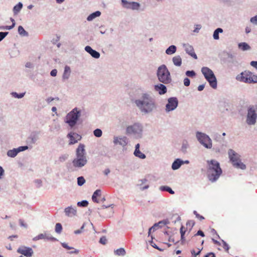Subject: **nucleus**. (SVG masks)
<instances>
[{
    "label": "nucleus",
    "mask_w": 257,
    "mask_h": 257,
    "mask_svg": "<svg viewBox=\"0 0 257 257\" xmlns=\"http://www.w3.org/2000/svg\"><path fill=\"white\" fill-rule=\"evenodd\" d=\"M135 102L141 110L145 113L152 111L156 107L154 99L146 93L143 94L142 99L136 100Z\"/></svg>",
    "instance_id": "obj_1"
},
{
    "label": "nucleus",
    "mask_w": 257,
    "mask_h": 257,
    "mask_svg": "<svg viewBox=\"0 0 257 257\" xmlns=\"http://www.w3.org/2000/svg\"><path fill=\"white\" fill-rule=\"evenodd\" d=\"M208 165V175L210 180L215 181L222 174V170L220 167L219 163L216 160H212L207 161Z\"/></svg>",
    "instance_id": "obj_2"
},
{
    "label": "nucleus",
    "mask_w": 257,
    "mask_h": 257,
    "mask_svg": "<svg viewBox=\"0 0 257 257\" xmlns=\"http://www.w3.org/2000/svg\"><path fill=\"white\" fill-rule=\"evenodd\" d=\"M195 225L194 221L190 220L187 221L185 226L182 225L180 229L181 235L180 241L182 244L187 243V241L192 237L191 231Z\"/></svg>",
    "instance_id": "obj_3"
},
{
    "label": "nucleus",
    "mask_w": 257,
    "mask_h": 257,
    "mask_svg": "<svg viewBox=\"0 0 257 257\" xmlns=\"http://www.w3.org/2000/svg\"><path fill=\"white\" fill-rule=\"evenodd\" d=\"M73 166L75 167H82L87 163L85 156L84 145L80 144L76 150V158L73 162Z\"/></svg>",
    "instance_id": "obj_4"
},
{
    "label": "nucleus",
    "mask_w": 257,
    "mask_h": 257,
    "mask_svg": "<svg viewBox=\"0 0 257 257\" xmlns=\"http://www.w3.org/2000/svg\"><path fill=\"white\" fill-rule=\"evenodd\" d=\"M157 76L159 80L164 84L170 83L172 81L170 73L165 65H162L158 68Z\"/></svg>",
    "instance_id": "obj_5"
},
{
    "label": "nucleus",
    "mask_w": 257,
    "mask_h": 257,
    "mask_svg": "<svg viewBox=\"0 0 257 257\" xmlns=\"http://www.w3.org/2000/svg\"><path fill=\"white\" fill-rule=\"evenodd\" d=\"M238 81L246 83H257V74L254 75L249 71L245 70L236 76Z\"/></svg>",
    "instance_id": "obj_6"
},
{
    "label": "nucleus",
    "mask_w": 257,
    "mask_h": 257,
    "mask_svg": "<svg viewBox=\"0 0 257 257\" xmlns=\"http://www.w3.org/2000/svg\"><path fill=\"white\" fill-rule=\"evenodd\" d=\"M201 72L205 79L208 81L210 85L214 89L217 87V80L213 71L207 67H203Z\"/></svg>",
    "instance_id": "obj_7"
},
{
    "label": "nucleus",
    "mask_w": 257,
    "mask_h": 257,
    "mask_svg": "<svg viewBox=\"0 0 257 257\" xmlns=\"http://www.w3.org/2000/svg\"><path fill=\"white\" fill-rule=\"evenodd\" d=\"M228 155L230 161L234 167L241 169H245V165L241 162L239 156L233 150H229Z\"/></svg>",
    "instance_id": "obj_8"
},
{
    "label": "nucleus",
    "mask_w": 257,
    "mask_h": 257,
    "mask_svg": "<svg viewBox=\"0 0 257 257\" xmlns=\"http://www.w3.org/2000/svg\"><path fill=\"white\" fill-rule=\"evenodd\" d=\"M79 116L80 111H78L77 108H75L68 113L66 116V122L68 123L70 126L72 127L75 125Z\"/></svg>",
    "instance_id": "obj_9"
},
{
    "label": "nucleus",
    "mask_w": 257,
    "mask_h": 257,
    "mask_svg": "<svg viewBox=\"0 0 257 257\" xmlns=\"http://www.w3.org/2000/svg\"><path fill=\"white\" fill-rule=\"evenodd\" d=\"M196 137L199 142L206 148H211L212 147L211 139L205 134L197 132Z\"/></svg>",
    "instance_id": "obj_10"
},
{
    "label": "nucleus",
    "mask_w": 257,
    "mask_h": 257,
    "mask_svg": "<svg viewBox=\"0 0 257 257\" xmlns=\"http://www.w3.org/2000/svg\"><path fill=\"white\" fill-rule=\"evenodd\" d=\"M257 114L253 108H250L248 110L246 122L249 125L254 124L256 122Z\"/></svg>",
    "instance_id": "obj_11"
},
{
    "label": "nucleus",
    "mask_w": 257,
    "mask_h": 257,
    "mask_svg": "<svg viewBox=\"0 0 257 257\" xmlns=\"http://www.w3.org/2000/svg\"><path fill=\"white\" fill-rule=\"evenodd\" d=\"M99 209V214L103 217H110L113 213L112 207L105 206L103 205Z\"/></svg>",
    "instance_id": "obj_12"
},
{
    "label": "nucleus",
    "mask_w": 257,
    "mask_h": 257,
    "mask_svg": "<svg viewBox=\"0 0 257 257\" xmlns=\"http://www.w3.org/2000/svg\"><path fill=\"white\" fill-rule=\"evenodd\" d=\"M17 252L27 257H31L33 254V249L29 247L22 246L17 249Z\"/></svg>",
    "instance_id": "obj_13"
},
{
    "label": "nucleus",
    "mask_w": 257,
    "mask_h": 257,
    "mask_svg": "<svg viewBox=\"0 0 257 257\" xmlns=\"http://www.w3.org/2000/svg\"><path fill=\"white\" fill-rule=\"evenodd\" d=\"M178 101L176 97H171L168 99V103L166 105V110L170 111L175 109L178 105Z\"/></svg>",
    "instance_id": "obj_14"
},
{
    "label": "nucleus",
    "mask_w": 257,
    "mask_h": 257,
    "mask_svg": "<svg viewBox=\"0 0 257 257\" xmlns=\"http://www.w3.org/2000/svg\"><path fill=\"white\" fill-rule=\"evenodd\" d=\"M123 6L126 9L138 10L140 7V4L137 2H128L126 0H121Z\"/></svg>",
    "instance_id": "obj_15"
},
{
    "label": "nucleus",
    "mask_w": 257,
    "mask_h": 257,
    "mask_svg": "<svg viewBox=\"0 0 257 257\" xmlns=\"http://www.w3.org/2000/svg\"><path fill=\"white\" fill-rule=\"evenodd\" d=\"M67 136L70 139V145L76 143L78 141L81 139V137L79 135L75 133H70Z\"/></svg>",
    "instance_id": "obj_16"
},
{
    "label": "nucleus",
    "mask_w": 257,
    "mask_h": 257,
    "mask_svg": "<svg viewBox=\"0 0 257 257\" xmlns=\"http://www.w3.org/2000/svg\"><path fill=\"white\" fill-rule=\"evenodd\" d=\"M141 130V127L139 124H134L133 125L129 126L127 127L126 132V134H132L138 133Z\"/></svg>",
    "instance_id": "obj_17"
},
{
    "label": "nucleus",
    "mask_w": 257,
    "mask_h": 257,
    "mask_svg": "<svg viewBox=\"0 0 257 257\" xmlns=\"http://www.w3.org/2000/svg\"><path fill=\"white\" fill-rule=\"evenodd\" d=\"M113 142L115 144H119L124 147L127 144V139L125 137H114Z\"/></svg>",
    "instance_id": "obj_18"
},
{
    "label": "nucleus",
    "mask_w": 257,
    "mask_h": 257,
    "mask_svg": "<svg viewBox=\"0 0 257 257\" xmlns=\"http://www.w3.org/2000/svg\"><path fill=\"white\" fill-rule=\"evenodd\" d=\"M42 239L50 240H52V241H55L56 240V239L55 237H52V236H50V235L47 234L46 233H44V234L41 233V234H39L38 236H36L34 238V240H37L39 239Z\"/></svg>",
    "instance_id": "obj_19"
},
{
    "label": "nucleus",
    "mask_w": 257,
    "mask_h": 257,
    "mask_svg": "<svg viewBox=\"0 0 257 257\" xmlns=\"http://www.w3.org/2000/svg\"><path fill=\"white\" fill-rule=\"evenodd\" d=\"M155 90L161 95L164 94L167 92L166 87L162 84H158L154 86Z\"/></svg>",
    "instance_id": "obj_20"
},
{
    "label": "nucleus",
    "mask_w": 257,
    "mask_h": 257,
    "mask_svg": "<svg viewBox=\"0 0 257 257\" xmlns=\"http://www.w3.org/2000/svg\"><path fill=\"white\" fill-rule=\"evenodd\" d=\"M85 51L89 53L93 57L98 58L100 57V54L94 50H93L90 46H87L85 48Z\"/></svg>",
    "instance_id": "obj_21"
},
{
    "label": "nucleus",
    "mask_w": 257,
    "mask_h": 257,
    "mask_svg": "<svg viewBox=\"0 0 257 257\" xmlns=\"http://www.w3.org/2000/svg\"><path fill=\"white\" fill-rule=\"evenodd\" d=\"M65 213L68 216H72L76 215V210L72 207H68L65 209Z\"/></svg>",
    "instance_id": "obj_22"
},
{
    "label": "nucleus",
    "mask_w": 257,
    "mask_h": 257,
    "mask_svg": "<svg viewBox=\"0 0 257 257\" xmlns=\"http://www.w3.org/2000/svg\"><path fill=\"white\" fill-rule=\"evenodd\" d=\"M186 51L187 53H188L194 59H197V56L194 52L193 48L191 46H187L186 47Z\"/></svg>",
    "instance_id": "obj_23"
},
{
    "label": "nucleus",
    "mask_w": 257,
    "mask_h": 257,
    "mask_svg": "<svg viewBox=\"0 0 257 257\" xmlns=\"http://www.w3.org/2000/svg\"><path fill=\"white\" fill-rule=\"evenodd\" d=\"M203 243H204V240H202L201 241V245L200 247L197 248L196 250H195V249H193L191 250V254L193 256L196 257L197 255H198L200 253L201 251L203 249V247L202 246V245L203 244Z\"/></svg>",
    "instance_id": "obj_24"
},
{
    "label": "nucleus",
    "mask_w": 257,
    "mask_h": 257,
    "mask_svg": "<svg viewBox=\"0 0 257 257\" xmlns=\"http://www.w3.org/2000/svg\"><path fill=\"white\" fill-rule=\"evenodd\" d=\"M183 164V161L180 159H177L172 164V168L173 170H177Z\"/></svg>",
    "instance_id": "obj_25"
},
{
    "label": "nucleus",
    "mask_w": 257,
    "mask_h": 257,
    "mask_svg": "<svg viewBox=\"0 0 257 257\" xmlns=\"http://www.w3.org/2000/svg\"><path fill=\"white\" fill-rule=\"evenodd\" d=\"M101 196V190L99 189L96 190L92 196V199L93 202L96 203H98L99 201L97 199V197H100Z\"/></svg>",
    "instance_id": "obj_26"
},
{
    "label": "nucleus",
    "mask_w": 257,
    "mask_h": 257,
    "mask_svg": "<svg viewBox=\"0 0 257 257\" xmlns=\"http://www.w3.org/2000/svg\"><path fill=\"white\" fill-rule=\"evenodd\" d=\"M172 60L174 64L177 66H180L182 64V59L180 56L174 57Z\"/></svg>",
    "instance_id": "obj_27"
},
{
    "label": "nucleus",
    "mask_w": 257,
    "mask_h": 257,
    "mask_svg": "<svg viewBox=\"0 0 257 257\" xmlns=\"http://www.w3.org/2000/svg\"><path fill=\"white\" fill-rule=\"evenodd\" d=\"M70 73H71L70 68L68 66H66L65 67L64 72V73L63 75V79H67L70 75Z\"/></svg>",
    "instance_id": "obj_28"
},
{
    "label": "nucleus",
    "mask_w": 257,
    "mask_h": 257,
    "mask_svg": "<svg viewBox=\"0 0 257 257\" xmlns=\"http://www.w3.org/2000/svg\"><path fill=\"white\" fill-rule=\"evenodd\" d=\"M238 48L242 51L249 50L250 47L246 43L242 42L238 44Z\"/></svg>",
    "instance_id": "obj_29"
},
{
    "label": "nucleus",
    "mask_w": 257,
    "mask_h": 257,
    "mask_svg": "<svg viewBox=\"0 0 257 257\" xmlns=\"http://www.w3.org/2000/svg\"><path fill=\"white\" fill-rule=\"evenodd\" d=\"M18 153V150L17 149H14L13 150L8 151L7 152V155L9 157H15L17 155Z\"/></svg>",
    "instance_id": "obj_30"
},
{
    "label": "nucleus",
    "mask_w": 257,
    "mask_h": 257,
    "mask_svg": "<svg viewBox=\"0 0 257 257\" xmlns=\"http://www.w3.org/2000/svg\"><path fill=\"white\" fill-rule=\"evenodd\" d=\"M176 51V47L174 45H171L167 49L166 53L168 55H171L174 54Z\"/></svg>",
    "instance_id": "obj_31"
},
{
    "label": "nucleus",
    "mask_w": 257,
    "mask_h": 257,
    "mask_svg": "<svg viewBox=\"0 0 257 257\" xmlns=\"http://www.w3.org/2000/svg\"><path fill=\"white\" fill-rule=\"evenodd\" d=\"M101 14L99 11H96L91 15H90L87 18V20L89 21L92 20L93 19L97 17H99Z\"/></svg>",
    "instance_id": "obj_32"
},
{
    "label": "nucleus",
    "mask_w": 257,
    "mask_h": 257,
    "mask_svg": "<svg viewBox=\"0 0 257 257\" xmlns=\"http://www.w3.org/2000/svg\"><path fill=\"white\" fill-rule=\"evenodd\" d=\"M23 5L22 3H19L18 4L16 5L13 9V11L15 14H17L19 11L22 8Z\"/></svg>",
    "instance_id": "obj_33"
},
{
    "label": "nucleus",
    "mask_w": 257,
    "mask_h": 257,
    "mask_svg": "<svg viewBox=\"0 0 257 257\" xmlns=\"http://www.w3.org/2000/svg\"><path fill=\"white\" fill-rule=\"evenodd\" d=\"M223 30L221 28H217L215 30L213 33V38L215 40L219 39V33H222Z\"/></svg>",
    "instance_id": "obj_34"
},
{
    "label": "nucleus",
    "mask_w": 257,
    "mask_h": 257,
    "mask_svg": "<svg viewBox=\"0 0 257 257\" xmlns=\"http://www.w3.org/2000/svg\"><path fill=\"white\" fill-rule=\"evenodd\" d=\"M160 190L162 191H167L171 194H174V191H173L172 189L170 187L167 186H163L160 187Z\"/></svg>",
    "instance_id": "obj_35"
},
{
    "label": "nucleus",
    "mask_w": 257,
    "mask_h": 257,
    "mask_svg": "<svg viewBox=\"0 0 257 257\" xmlns=\"http://www.w3.org/2000/svg\"><path fill=\"white\" fill-rule=\"evenodd\" d=\"M134 155L141 159H145L146 158L145 155L142 153L140 150H135Z\"/></svg>",
    "instance_id": "obj_36"
},
{
    "label": "nucleus",
    "mask_w": 257,
    "mask_h": 257,
    "mask_svg": "<svg viewBox=\"0 0 257 257\" xmlns=\"http://www.w3.org/2000/svg\"><path fill=\"white\" fill-rule=\"evenodd\" d=\"M114 253L117 255H124L125 253V251L124 248H120L115 250Z\"/></svg>",
    "instance_id": "obj_37"
},
{
    "label": "nucleus",
    "mask_w": 257,
    "mask_h": 257,
    "mask_svg": "<svg viewBox=\"0 0 257 257\" xmlns=\"http://www.w3.org/2000/svg\"><path fill=\"white\" fill-rule=\"evenodd\" d=\"M62 230V226L61 224L59 223H56L55 225V231L57 233H60L61 232Z\"/></svg>",
    "instance_id": "obj_38"
},
{
    "label": "nucleus",
    "mask_w": 257,
    "mask_h": 257,
    "mask_svg": "<svg viewBox=\"0 0 257 257\" xmlns=\"http://www.w3.org/2000/svg\"><path fill=\"white\" fill-rule=\"evenodd\" d=\"M11 21L13 23V24L11 26H7L3 27L2 29H6V30H11V29H13L15 26V20L13 18H11Z\"/></svg>",
    "instance_id": "obj_39"
},
{
    "label": "nucleus",
    "mask_w": 257,
    "mask_h": 257,
    "mask_svg": "<svg viewBox=\"0 0 257 257\" xmlns=\"http://www.w3.org/2000/svg\"><path fill=\"white\" fill-rule=\"evenodd\" d=\"M85 182V180L83 177H79L77 178V184L79 186H82Z\"/></svg>",
    "instance_id": "obj_40"
},
{
    "label": "nucleus",
    "mask_w": 257,
    "mask_h": 257,
    "mask_svg": "<svg viewBox=\"0 0 257 257\" xmlns=\"http://www.w3.org/2000/svg\"><path fill=\"white\" fill-rule=\"evenodd\" d=\"M161 223V222H159L158 224H155L153 226L150 228L148 232V235L150 236L152 231H154L156 229V228L158 227L159 224Z\"/></svg>",
    "instance_id": "obj_41"
},
{
    "label": "nucleus",
    "mask_w": 257,
    "mask_h": 257,
    "mask_svg": "<svg viewBox=\"0 0 257 257\" xmlns=\"http://www.w3.org/2000/svg\"><path fill=\"white\" fill-rule=\"evenodd\" d=\"M94 135L96 137H100L102 136V131L99 128L95 130L93 132Z\"/></svg>",
    "instance_id": "obj_42"
},
{
    "label": "nucleus",
    "mask_w": 257,
    "mask_h": 257,
    "mask_svg": "<svg viewBox=\"0 0 257 257\" xmlns=\"http://www.w3.org/2000/svg\"><path fill=\"white\" fill-rule=\"evenodd\" d=\"M18 32L20 35H27V33L26 31L24 30L23 27L21 26H20L18 27Z\"/></svg>",
    "instance_id": "obj_43"
},
{
    "label": "nucleus",
    "mask_w": 257,
    "mask_h": 257,
    "mask_svg": "<svg viewBox=\"0 0 257 257\" xmlns=\"http://www.w3.org/2000/svg\"><path fill=\"white\" fill-rule=\"evenodd\" d=\"M88 204V203L86 200H83L81 202H78L77 203V205L78 206H82V207H86Z\"/></svg>",
    "instance_id": "obj_44"
},
{
    "label": "nucleus",
    "mask_w": 257,
    "mask_h": 257,
    "mask_svg": "<svg viewBox=\"0 0 257 257\" xmlns=\"http://www.w3.org/2000/svg\"><path fill=\"white\" fill-rule=\"evenodd\" d=\"M186 75L190 77H193L195 76L196 73L195 72L192 70V71H187L186 72Z\"/></svg>",
    "instance_id": "obj_45"
},
{
    "label": "nucleus",
    "mask_w": 257,
    "mask_h": 257,
    "mask_svg": "<svg viewBox=\"0 0 257 257\" xmlns=\"http://www.w3.org/2000/svg\"><path fill=\"white\" fill-rule=\"evenodd\" d=\"M222 247L224 249V250L226 251V252H228V250H229V245H228V244L225 242L224 240H222Z\"/></svg>",
    "instance_id": "obj_46"
},
{
    "label": "nucleus",
    "mask_w": 257,
    "mask_h": 257,
    "mask_svg": "<svg viewBox=\"0 0 257 257\" xmlns=\"http://www.w3.org/2000/svg\"><path fill=\"white\" fill-rule=\"evenodd\" d=\"M151 241H150V243L151 244V245L153 247H154L155 248H156L157 249H158L159 250H162L161 249H160L153 241V237L152 235L151 236Z\"/></svg>",
    "instance_id": "obj_47"
},
{
    "label": "nucleus",
    "mask_w": 257,
    "mask_h": 257,
    "mask_svg": "<svg viewBox=\"0 0 257 257\" xmlns=\"http://www.w3.org/2000/svg\"><path fill=\"white\" fill-rule=\"evenodd\" d=\"M193 213L195 215L196 217L199 220H202L204 219V217L199 214L196 211H194Z\"/></svg>",
    "instance_id": "obj_48"
},
{
    "label": "nucleus",
    "mask_w": 257,
    "mask_h": 257,
    "mask_svg": "<svg viewBox=\"0 0 257 257\" xmlns=\"http://www.w3.org/2000/svg\"><path fill=\"white\" fill-rule=\"evenodd\" d=\"M107 242V239L105 236H102L100 238L99 242L102 244H105Z\"/></svg>",
    "instance_id": "obj_49"
},
{
    "label": "nucleus",
    "mask_w": 257,
    "mask_h": 257,
    "mask_svg": "<svg viewBox=\"0 0 257 257\" xmlns=\"http://www.w3.org/2000/svg\"><path fill=\"white\" fill-rule=\"evenodd\" d=\"M8 32H0V42L5 38Z\"/></svg>",
    "instance_id": "obj_50"
},
{
    "label": "nucleus",
    "mask_w": 257,
    "mask_h": 257,
    "mask_svg": "<svg viewBox=\"0 0 257 257\" xmlns=\"http://www.w3.org/2000/svg\"><path fill=\"white\" fill-rule=\"evenodd\" d=\"M190 80L189 78H185L184 79V85L186 86H189L190 85Z\"/></svg>",
    "instance_id": "obj_51"
},
{
    "label": "nucleus",
    "mask_w": 257,
    "mask_h": 257,
    "mask_svg": "<svg viewBox=\"0 0 257 257\" xmlns=\"http://www.w3.org/2000/svg\"><path fill=\"white\" fill-rule=\"evenodd\" d=\"M250 21L252 24L257 25V16L251 18Z\"/></svg>",
    "instance_id": "obj_52"
},
{
    "label": "nucleus",
    "mask_w": 257,
    "mask_h": 257,
    "mask_svg": "<svg viewBox=\"0 0 257 257\" xmlns=\"http://www.w3.org/2000/svg\"><path fill=\"white\" fill-rule=\"evenodd\" d=\"M196 235H200L202 237H204L205 236V234L202 230H198L197 231V232L194 235V236H196Z\"/></svg>",
    "instance_id": "obj_53"
},
{
    "label": "nucleus",
    "mask_w": 257,
    "mask_h": 257,
    "mask_svg": "<svg viewBox=\"0 0 257 257\" xmlns=\"http://www.w3.org/2000/svg\"><path fill=\"white\" fill-rule=\"evenodd\" d=\"M28 147L27 146H22L18 148L17 149L19 151V152L25 151L27 149H28Z\"/></svg>",
    "instance_id": "obj_54"
},
{
    "label": "nucleus",
    "mask_w": 257,
    "mask_h": 257,
    "mask_svg": "<svg viewBox=\"0 0 257 257\" xmlns=\"http://www.w3.org/2000/svg\"><path fill=\"white\" fill-rule=\"evenodd\" d=\"M250 65L257 69V61H252L250 62Z\"/></svg>",
    "instance_id": "obj_55"
},
{
    "label": "nucleus",
    "mask_w": 257,
    "mask_h": 257,
    "mask_svg": "<svg viewBox=\"0 0 257 257\" xmlns=\"http://www.w3.org/2000/svg\"><path fill=\"white\" fill-rule=\"evenodd\" d=\"M57 73V71L56 69H53L50 73V74L52 76H56Z\"/></svg>",
    "instance_id": "obj_56"
},
{
    "label": "nucleus",
    "mask_w": 257,
    "mask_h": 257,
    "mask_svg": "<svg viewBox=\"0 0 257 257\" xmlns=\"http://www.w3.org/2000/svg\"><path fill=\"white\" fill-rule=\"evenodd\" d=\"M204 257H215V255L213 252H209L207 254H206Z\"/></svg>",
    "instance_id": "obj_57"
},
{
    "label": "nucleus",
    "mask_w": 257,
    "mask_h": 257,
    "mask_svg": "<svg viewBox=\"0 0 257 257\" xmlns=\"http://www.w3.org/2000/svg\"><path fill=\"white\" fill-rule=\"evenodd\" d=\"M62 246H63L64 248H66L67 249H72V247H69V246L67 245V244H66V243H63L62 244Z\"/></svg>",
    "instance_id": "obj_58"
},
{
    "label": "nucleus",
    "mask_w": 257,
    "mask_h": 257,
    "mask_svg": "<svg viewBox=\"0 0 257 257\" xmlns=\"http://www.w3.org/2000/svg\"><path fill=\"white\" fill-rule=\"evenodd\" d=\"M67 158V156L66 155L62 156L59 158V161L60 162H63V161H65Z\"/></svg>",
    "instance_id": "obj_59"
},
{
    "label": "nucleus",
    "mask_w": 257,
    "mask_h": 257,
    "mask_svg": "<svg viewBox=\"0 0 257 257\" xmlns=\"http://www.w3.org/2000/svg\"><path fill=\"white\" fill-rule=\"evenodd\" d=\"M18 236L17 235H13L12 236H10L8 237V239H9L11 241H13L14 240V238H18Z\"/></svg>",
    "instance_id": "obj_60"
},
{
    "label": "nucleus",
    "mask_w": 257,
    "mask_h": 257,
    "mask_svg": "<svg viewBox=\"0 0 257 257\" xmlns=\"http://www.w3.org/2000/svg\"><path fill=\"white\" fill-rule=\"evenodd\" d=\"M212 242L215 244H216L217 245H221V243L220 242H219L218 241L212 238Z\"/></svg>",
    "instance_id": "obj_61"
},
{
    "label": "nucleus",
    "mask_w": 257,
    "mask_h": 257,
    "mask_svg": "<svg viewBox=\"0 0 257 257\" xmlns=\"http://www.w3.org/2000/svg\"><path fill=\"white\" fill-rule=\"evenodd\" d=\"M204 84H202V85H200L198 87V91H202L203 90V89L204 88Z\"/></svg>",
    "instance_id": "obj_62"
},
{
    "label": "nucleus",
    "mask_w": 257,
    "mask_h": 257,
    "mask_svg": "<svg viewBox=\"0 0 257 257\" xmlns=\"http://www.w3.org/2000/svg\"><path fill=\"white\" fill-rule=\"evenodd\" d=\"M19 222L20 223V225L22 226H24V227H26V225L24 223V220H23L22 219H20L19 220Z\"/></svg>",
    "instance_id": "obj_63"
},
{
    "label": "nucleus",
    "mask_w": 257,
    "mask_h": 257,
    "mask_svg": "<svg viewBox=\"0 0 257 257\" xmlns=\"http://www.w3.org/2000/svg\"><path fill=\"white\" fill-rule=\"evenodd\" d=\"M250 31H251V29L248 27H246L245 28V33L246 34H248V33H250Z\"/></svg>",
    "instance_id": "obj_64"
}]
</instances>
